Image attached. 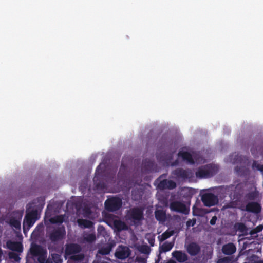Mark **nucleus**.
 I'll list each match as a JSON object with an SVG mask.
<instances>
[{"mask_svg": "<svg viewBox=\"0 0 263 263\" xmlns=\"http://www.w3.org/2000/svg\"><path fill=\"white\" fill-rule=\"evenodd\" d=\"M218 171L217 166L213 164H209L199 167L196 172V176L199 178H207L215 175Z\"/></svg>", "mask_w": 263, "mask_h": 263, "instance_id": "1", "label": "nucleus"}, {"mask_svg": "<svg viewBox=\"0 0 263 263\" xmlns=\"http://www.w3.org/2000/svg\"><path fill=\"white\" fill-rule=\"evenodd\" d=\"M66 235L64 226H62L54 228L53 230L47 232V236L53 243H55L63 240Z\"/></svg>", "mask_w": 263, "mask_h": 263, "instance_id": "2", "label": "nucleus"}, {"mask_svg": "<svg viewBox=\"0 0 263 263\" xmlns=\"http://www.w3.org/2000/svg\"><path fill=\"white\" fill-rule=\"evenodd\" d=\"M166 174L160 175L155 181L157 184V187L160 190H173L176 187V183L172 180L166 179Z\"/></svg>", "mask_w": 263, "mask_h": 263, "instance_id": "3", "label": "nucleus"}, {"mask_svg": "<svg viewBox=\"0 0 263 263\" xmlns=\"http://www.w3.org/2000/svg\"><path fill=\"white\" fill-rule=\"evenodd\" d=\"M38 219L37 210L34 209L30 212L27 211L23 223L24 232L25 233L26 231L29 230Z\"/></svg>", "mask_w": 263, "mask_h": 263, "instance_id": "4", "label": "nucleus"}, {"mask_svg": "<svg viewBox=\"0 0 263 263\" xmlns=\"http://www.w3.org/2000/svg\"><path fill=\"white\" fill-rule=\"evenodd\" d=\"M222 190L226 194L228 195L231 198L236 200L240 199L243 194V189L239 184L222 186Z\"/></svg>", "mask_w": 263, "mask_h": 263, "instance_id": "5", "label": "nucleus"}, {"mask_svg": "<svg viewBox=\"0 0 263 263\" xmlns=\"http://www.w3.org/2000/svg\"><path fill=\"white\" fill-rule=\"evenodd\" d=\"M30 252L33 256L37 257L39 262H43L45 255L47 254V251L46 249L36 243L31 244Z\"/></svg>", "mask_w": 263, "mask_h": 263, "instance_id": "6", "label": "nucleus"}, {"mask_svg": "<svg viewBox=\"0 0 263 263\" xmlns=\"http://www.w3.org/2000/svg\"><path fill=\"white\" fill-rule=\"evenodd\" d=\"M122 201L118 197H113L107 199L105 202V209L109 212H115L122 206Z\"/></svg>", "mask_w": 263, "mask_h": 263, "instance_id": "7", "label": "nucleus"}, {"mask_svg": "<svg viewBox=\"0 0 263 263\" xmlns=\"http://www.w3.org/2000/svg\"><path fill=\"white\" fill-rule=\"evenodd\" d=\"M127 216L129 220L135 223H138L143 219V210L138 207L133 208L128 211Z\"/></svg>", "mask_w": 263, "mask_h": 263, "instance_id": "8", "label": "nucleus"}, {"mask_svg": "<svg viewBox=\"0 0 263 263\" xmlns=\"http://www.w3.org/2000/svg\"><path fill=\"white\" fill-rule=\"evenodd\" d=\"M201 200L204 205L208 207L215 205L218 202L217 197L212 193L204 194L202 196Z\"/></svg>", "mask_w": 263, "mask_h": 263, "instance_id": "9", "label": "nucleus"}, {"mask_svg": "<svg viewBox=\"0 0 263 263\" xmlns=\"http://www.w3.org/2000/svg\"><path fill=\"white\" fill-rule=\"evenodd\" d=\"M170 209L175 212L186 214L189 213V210L186 205L180 201H173L170 203Z\"/></svg>", "mask_w": 263, "mask_h": 263, "instance_id": "10", "label": "nucleus"}, {"mask_svg": "<svg viewBox=\"0 0 263 263\" xmlns=\"http://www.w3.org/2000/svg\"><path fill=\"white\" fill-rule=\"evenodd\" d=\"M81 246L77 243H67L65 245V256H70L78 254L81 251Z\"/></svg>", "mask_w": 263, "mask_h": 263, "instance_id": "11", "label": "nucleus"}, {"mask_svg": "<svg viewBox=\"0 0 263 263\" xmlns=\"http://www.w3.org/2000/svg\"><path fill=\"white\" fill-rule=\"evenodd\" d=\"M14 216H12L9 220V224L12 228L16 230L21 229V221L22 217V214L18 211L13 212Z\"/></svg>", "mask_w": 263, "mask_h": 263, "instance_id": "12", "label": "nucleus"}, {"mask_svg": "<svg viewBox=\"0 0 263 263\" xmlns=\"http://www.w3.org/2000/svg\"><path fill=\"white\" fill-rule=\"evenodd\" d=\"M185 246L187 252L191 256H196L200 252L201 247L195 242H191Z\"/></svg>", "mask_w": 263, "mask_h": 263, "instance_id": "13", "label": "nucleus"}, {"mask_svg": "<svg viewBox=\"0 0 263 263\" xmlns=\"http://www.w3.org/2000/svg\"><path fill=\"white\" fill-rule=\"evenodd\" d=\"M173 174L178 178L184 179L191 178L193 175L191 170H185L181 168H177L174 171Z\"/></svg>", "mask_w": 263, "mask_h": 263, "instance_id": "14", "label": "nucleus"}, {"mask_svg": "<svg viewBox=\"0 0 263 263\" xmlns=\"http://www.w3.org/2000/svg\"><path fill=\"white\" fill-rule=\"evenodd\" d=\"M172 256L180 263L184 262L189 259L187 255L182 251H174L172 253Z\"/></svg>", "mask_w": 263, "mask_h": 263, "instance_id": "15", "label": "nucleus"}, {"mask_svg": "<svg viewBox=\"0 0 263 263\" xmlns=\"http://www.w3.org/2000/svg\"><path fill=\"white\" fill-rule=\"evenodd\" d=\"M6 245L9 250L21 253L22 252L23 250V245L20 242L8 240L6 242Z\"/></svg>", "mask_w": 263, "mask_h": 263, "instance_id": "16", "label": "nucleus"}, {"mask_svg": "<svg viewBox=\"0 0 263 263\" xmlns=\"http://www.w3.org/2000/svg\"><path fill=\"white\" fill-rule=\"evenodd\" d=\"M143 170L145 172L156 171V165L154 161L145 159L142 162Z\"/></svg>", "mask_w": 263, "mask_h": 263, "instance_id": "17", "label": "nucleus"}, {"mask_svg": "<svg viewBox=\"0 0 263 263\" xmlns=\"http://www.w3.org/2000/svg\"><path fill=\"white\" fill-rule=\"evenodd\" d=\"M222 252L227 255H231L235 253L236 247L235 245L231 242L224 245L221 249Z\"/></svg>", "mask_w": 263, "mask_h": 263, "instance_id": "18", "label": "nucleus"}, {"mask_svg": "<svg viewBox=\"0 0 263 263\" xmlns=\"http://www.w3.org/2000/svg\"><path fill=\"white\" fill-rule=\"evenodd\" d=\"M112 224L115 230L118 232L128 229L127 225L124 222L119 219L114 220Z\"/></svg>", "mask_w": 263, "mask_h": 263, "instance_id": "19", "label": "nucleus"}, {"mask_svg": "<svg viewBox=\"0 0 263 263\" xmlns=\"http://www.w3.org/2000/svg\"><path fill=\"white\" fill-rule=\"evenodd\" d=\"M261 209V208L260 205L257 202H249L246 206V210L247 211L256 214L260 213Z\"/></svg>", "mask_w": 263, "mask_h": 263, "instance_id": "20", "label": "nucleus"}, {"mask_svg": "<svg viewBox=\"0 0 263 263\" xmlns=\"http://www.w3.org/2000/svg\"><path fill=\"white\" fill-rule=\"evenodd\" d=\"M128 249L125 247H122L118 249L115 253V256L119 259H124L129 256Z\"/></svg>", "mask_w": 263, "mask_h": 263, "instance_id": "21", "label": "nucleus"}, {"mask_svg": "<svg viewBox=\"0 0 263 263\" xmlns=\"http://www.w3.org/2000/svg\"><path fill=\"white\" fill-rule=\"evenodd\" d=\"M178 156L179 157H181L184 160L186 161L190 164L194 163V161L192 156L189 152L180 151L178 153Z\"/></svg>", "mask_w": 263, "mask_h": 263, "instance_id": "22", "label": "nucleus"}, {"mask_svg": "<svg viewBox=\"0 0 263 263\" xmlns=\"http://www.w3.org/2000/svg\"><path fill=\"white\" fill-rule=\"evenodd\" d=\"M174 243L173 242L165 241L163 245L159 247V252L160 253L166 252L170 251L173 247Z\"/></svg>", "mask_w": 263, "mask_h": 263, "instance_id": "23", "label": "nucleus"}, {"mask_svg": "<svg viewBox=\"0 0 263 263\" xmlns=\"http://www.w3.org/2000/svg\"><path fill=\"white\" fill-rule=\"evenodd\" d=\"M156 219L160 222H164L166 220L165 212L162 210H157L155 212Z\"/></svg>", "mask_w": 263, "mask_h": 263, "instance_id": "24", "label": "nucleus"}, {"mask_svg": "<svg viewBox=\"0 0 263 263\" xmlns=\"http://www.w3.org/2000/svg\"><path fill=\"white\" fill-rule=\"evenodd\" d=\"M78 223L81 227L83 228H91L93 225L91 221L87 219H79Z\"/></svg>", "mask_w": 263, "mask_h": 263, "instance_id": "25", "label": "nucleus"}, {"mask_svg": "<svg viewBox=\"0 0 263 263\" xmlns=\"http://www.w3.org/2000/svg\"><path fill=\"white\" fill-rule=\"evenodd\" d=\"M64 217L65 216L63 215H60L55 216L53 217H52L50 219V222L53 224L62 223L64 221Z\"/></svg>", "mask_w": 263, "mask_h": 263, "instance_id": "26", "label": "nucleus"}, {"mask_svg": "<svg viewBox=\"0 0 263 263\" xmlns=\"http://www.w3.org/2000/svg\"><path fill=\"white\" fill-rule=\"evenodd\" d=\"M174 233V231H168L167 230L164 232L162 235H159L158 237L160 242L163 241L170 238L171 236H172Z\"/></svg>", "mask_w": 263, "mask_h": 263, "instance_id": "27", "label": "nucleus"}, {"mask_svg": "<svg viewBox=\"0 0 263 263\" xmlns=\"http://www.w3.org/2000/svg\"><path fill=\"white\" fill-rule=\"evenodd\" d=\"M96 239V235L93 233L87 234L84 236V240L87 242L92 243Z\"/></svg>", "mask_w": 263, "mask_h": 263, "instance_id": "28", "label": "nucleus"}, {"mask_svg": "<svg viewBox=\"0 0 263 263\" xmlns=\"http://www.w3.org/2000/svg\"><path fill=\"white\" fill-rule=\"evenodd\" d=\"M111 250V247L110 246H107L105 247H102L98 251L99 253L100 254L105 255L109 254Z\"/></svg>", "mask_w": 263, "mask_h": 263, "instance_id": "29", "label": "nucleus"}, {"mask_svg": "<svg viewBox=\"0 0 263 263\" xmlns=\"http://www.w3.org/2000/svg\"><path fill=\"white\" fill-rule=\"evenodd\" d=\"M51 256L54 263H62L63 259L60 255L57 253H53Z\"/></svg>", "mask_w": 263, "mask_h": 263, "instance_id": "30", "label": "nucleus"}, {"mask_svg": "<svg viewBox=\"0 0 263 263\" xmlns=\"http://www.w3.org/2000/svg\"><path fill=\"white\" fill-rule=\"evenodd\" d=\"M84 258V255L83 254H75L72 255H71L70 257V259L74 261H81Z\"/></svg>", "mask_w": 263, "mask_h": 263, "instance_id": "31", "label": "nucleus"}, {"mask_svg": "<svg viewBox=\"0 0 263 263\" xmlns=\"http://www.w3.org/2000/svg\"><path fill=\"white\" fill-rule=\"evenodd\" d=\"M233 259L232 257L227 256L219 258L217 263H232Z\"/></svg>", "mask_w": 263, "mask_h": 263, "instance_id": "32", "label": "nucleus"}, {"mask_svg": "<svg viewBox=\"0 0 263 263\" xmlns=\"http://www.w3.org/2000/svg\"><path fill=\"white\" fill-rule=\"evenodd\" d=\"M249 261L251 263H263V260H259V258L255 255L250 257Z\"/></svg>", "mask_w": 263, "mask_h": 263, "instance_id": "33", "label": "nucleus"}, {"mask_svg": "<svg viewBox=\"0 0 263 263\" xmlns=\"http://www.w3.org/2000/svg\"><path fill=\"white\" fill-rule=\"evenodd\" d=\"M252 167L263 172V165H260L257 161H254L252 164Z\"/></svg>", "mask_w": 263, "mask_h": 263, "instance_id": "34", "label": "nucleus"}, {"mask_svg": "<svg viewBox=\"0 0 263 263\" xmlns=\"http://www.w3.org/2000/svg\"><path fill=\"white\" fill-rule=\"evenodd\" d=\"M98 233L100 235H102L103 236H105L106 234V231L105 228L101 225H99L98 227Z\"/></svg>", "mask_w": 263, "mask_h": 263, "instance_id": "35", "label": "nucleus"}, {"mask_svg": "<svg viewBox=\"0 0 263 263\" xmlns=\"http://www.w3.org/2000/svg\"><path fill=\"white\" fill-rule=\"evenodd\" d=\"M47 254L45 255L44 259L43 261V262H39V263H53V261L52 258H47Z\"/></svg>", "mask_w": 263, "mask_h": 263, "instance_id": "36", "label": "nucleus"}, {"mask_svg": "<svg viewBox=\"0 0 263 263\" xmlns=\"http://www.w3.org/2000/svg\"><path fill=\"white\" fill-rule=\"evenodd\" d=\"M149 248L147 246H143L141 248V252L144 253H148L149 252Z\"/></svg>", "mask_w": 263, "mask_h": 263, "instance_id": "37", "label": "nucleus"}, {"mask_svg": "<svg viewBox=\"0 0 263 263\" xmlns=\"http://www.w3.org/2000/svg\"><path fill=\"white\" fill-rule=\"evenodd\" d=\"M256 193L255 192H251L248 195V197L250 199H254L256 197Z\"/></svg>", "mask_w": 263, "mask_h": 263, "instance_id": "38", "label": "nucleus"}, {"mask_svg": "<svg viewBox=\"0 0 263 263\" xmlns=\"http://www.w3.org/2000/svg\"><path fill=\"white\" fill-rule=\"evenodd\" d=\"M238 229L241 232H243L245 229H246V226L245 225L242 223H239L238 224Z\"/></svg>", "mask_w": 263, "mask_h": 263, "instance_id": "39", "label": "nucleus"}, {"mask_svg": "<svg viewBox=\"0 0 263 263\" xmlns=\"http://www.w3.org/2000/svg\"><path fill=\"white\" fill-rule=\"evenodd\" d=\"M9 256H10V258H13L15 260H17V259L18 258H19V257H18V255L17 254H16V253H10Z\"/></svg>", "mask_w": 263, "mask_h": 263, "instance_id": "40", "label": "nucleus"}, {"mask_svg": "<svg viewBox=\"0 0 263 263\" xmlns=\"http://www.w3.org/2000/svg\"><path fill=\"white\" fill-rule=\"evenodd\" d=\"M216 220H217L216 216H213L210 221V224L214 225L216 223Z\"/></svg>", "mask_w": 263, "mask_h": 263, "instance_id": "41", "label": "nucleus"}, {"mask_svg": "<svg viewBox=\"0 0 263 263\" xmlns=\"http://www.w3.org/2000/svg\"><path fill=\"white\" fill-rule=\"evenodd\" d=\"M105 185L104 183H97L96 184V187L98 189L100 188L101 189H103L105 188Z\"/></svg>", "mask_w": 263, "mask_h": 263, "instance_id": "42", "label": "nucleus"}, {"mask_svg": "<svg viewBox=\"0 0 263 263\" xmlns=\"http://www.w3.org/2000/svg\"><path fill=\"white\" fill-rule=\"evenodd\" d=\"M148 242L151 246H153L154 245V243H155V239L154 238L149 239Z\"/></svg>", "mask_w": 263, "mask_h": 263, "instance_id": "43", "label": "nucleus"}, {"mask_svg": "<svg viewBox=\"0 0 263 263\" xmlns=\"http://www.w3.org/2000/svg\"><path fill=\"white\" fill-rule=\"evenodd\" d=\"M262 229H263V226H262V225H259L258 227H257L256 228L257 232L262 231Z\"/></svg>", "mask_w": 263, "mask_h": 263, "instance_id": "44", "label": "nucleus"}, {"mask_svg": "<svg viewBox=\"0 0 263 263\" xmlns=\"http://www.w3.org/2000/svg\"><path fill=\"white\" fill-rule=\"evenodd\" d=\"M101 166V164H100L97 167V169H96V176L94 178V179H95L96 178H97V173H98L99 171V170H100V168Z\"/></svg>", "mask_w": 263, "mask_h": 263, "instance_id": "45", "label": "nucleus"}, {"mask_svg": "<svg viewBox=\"0 0 263 263\" xmlns=\"http://www.w3.org/2000/svg\"><path fill=\"white\" fill-rule=\"evenodd\" d=\"M3 255V252L2 249L0 248V261H1V258Z\"/></svg>", "mask_w": 263, "mask_h": 263, "instance_id": "46", "label": "nucleus"}, {"mask_svg": "<svg viewBox=\"0 0 263 263\" xmlns=\"http://www.w3.org/2000/svg\"><path fill=\"white\" fill-rule=\"evenodd\" d=\"M191 221H187V222H186V225L189 227L191 226Z\"/></svg>", "mask_w": 263, "mask_h": 263, "instance_id": "47", "label": "nucleus"}, {"mask_svg": "<svg viewBox=\"0 0 263 263\" xmlns=\"http://www.w3.org/2000/svg\"><path fill=\"white\" fill-rule=\"evenodd\" d=\"M167 263H175V262H174L173 261H169Z\"/></svg>", "mask_w": 263, "mask_h": 263, "instance_id": "48", "label": "nucleus"}, {"mask_svg": "<svg viewBox=\"0 0 263 263\" xmlns=\"http://www.w3.org/2000/svg\"><path fill=\"white\" fill-rule=\"evenodd\" d=\"M195 223V221H194L192 223V226H193Z\"/></svg>", "mask_w": 263, "mask_h": 263, "instance_id": "49", "label": "nucleus"}, {"mask_svg": "<svg viewBox=\"0 0 263 263\" xmlns=\"http://www.w3.org/2000/svg\"><path fill=\"white\" fill-rule=\"evenodd\" d=\"M251 151L253 154L254 153L252 148H251Z\"/></svg>", "mask_w": 263, "mask_h": 263, "instance_id": "50", "label": "nucleus"}]
</instances>
